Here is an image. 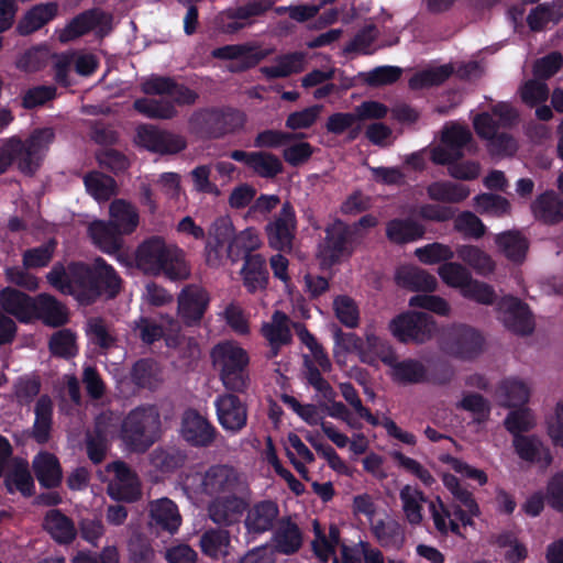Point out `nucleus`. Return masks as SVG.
I'll use <instances>...</instances> for the list:
<instances>
[{
	"label": "nucleus",
	"mask_w": 563,
	"mask_h": 563,
	"mask_svg": "<svg viewBox=\"0 0 563 563\" xmlns=\"http://www.w3.org/2000/svg\"><path fill=\"white\" fill-rule=\"evenodd\" d=\"M210 358L222 386L228 391L246 394L251 385L250 355L236 341L217 343Z\"/></svg>",
	"instance_id": "7ed1b4c3"
},
{
	"label": "nucleus",
	"mask_w": 563,
	"mask_h": 563,
	"mask_svg": "<svg viewBox=\"0 0 563 563\" xmlns=\"http://www.w3.org/2000/svg\"><path fill=\"white\" fill-rule=\"evenodd\" d=\"M495 243L507 260L522 264L530 247L528 238L518 230L504 231L496 235Z\"/></svg>",
	"instance_id": "c756f323"
},
{
	"label": "nucleus",
	"mask_w": 563,
	"mask_h": 563,
	"mask_svg": "<svg viewBox=\"0 0 563 563\" xmlns=\"http://www.w3.org/2000/svg\"><path fill=\"white\" fill-rule=\"evenodd\" d=\"M503 321L511 332L529 335L534 330V321L529 306L518 298L509 297L504 301Z\"/></svg>",
	"instance_id": "4be33fe9"
},
{
	"label": "nucleus",
	"mask_w": 563,
	"mask_h": 563,
	"mask_svg": "<svg viewBox=\"0 0 563 563\" xmlns=\"http://www.w3.org/2000/svg\"><path fill=\"white\" fill-rule=\"evenodd\" d=\"M427 195L433 201L460 203L470 196V189L462 184L439 180L431 183L427 187Z\"/></svg>",
	"instance_id": "79ce46f5"
},
{
	"label": "nucleus",
	"mask_w": 563,
	"mask_h": 563,
	"mask_svg": "<svg viewBox=\"0 0 563 563\" xmlns=\"http://www.w3.org/2000/svg\"><path fill=\"white\" fill-rule=\"evenodd\" d=\"M109 214L110 219L108 221L123 235L133 233L139 225L137 210L132 203L123 199H115L110 203Z\"/></svg>",
	"instance_id": "e433bc0d"
},
{
	"label": "nucleus",
	"mask_w": 563,
	"mask_h": 563,
	"mask_svg": "<svg viewBox=\"0 0 563 563\" xmlns=\"http://www.w3.org/2000/svg\"><path fill=\"white\" fill-rule=\"evenodd\" d=\"M178 316L187 327H197L205 317L210 303L208 291L196 284L186 285L177 298Z\"/></svg>",
	"instance_id": "2eb2a0df"
},
{
	"label": "nucleus",
	"mask_w": 563,
	"mask_h": 563,
	"mask_svg": "<svg viewBox=\"0 0 563 563\" xmlns=\"http://www.w3.org/2000/svg\"><path fill=\"white\" fill-rule=\"evenodd\" d=\"M386 238L397 245H405L423 238L426 228L411 218H395L386 223Z\"/></svg>",
	"instance_id": "c85d7f7f"
},
{
	"label": "nucleus",
	"mask_w": 563,
	"mask_h": 563,
	"mask_svg": "<svg viewBox=\"0 0 563 563\" xmlns=\"http://www.w3.org/2000/svg\"><path fill=\"white\" fill-rule=\"evenodd\" d=\"M305 68V54L292 52L276 57V65L260 68L262 75L268 79L286 78L292 74H299Z\"/></svg>",
	"instance_id": "4c0bfd02"
},
{
	"label": "nucleus",
	"mask_w": 563,
	"mask_h": 563,
	"mask_svg": "<svg viewBox=\"0 0 563 563\" xmlns=\"http://www.w3.org/2000/svg\"><path fill=\"white\" fill-rule=\"evenodd\" d=\"M273 531V541L278 553L292 555L300 550L302 533L298 525L290 517L282 518L277 528Z\"/></svg>",
	"instance_id": "bb28decb"
},
{
	"label": "nucleus",
	"mask_w": 563,
	"mask_h": 563,
	"mask_svg": "<svg viewBox=\"0 0 563 563\" xmlns=\"http://www.w3.org/2000/svg\"><path fill=\"white\" fill-rule=\"evenodd\" d=\"M201 484L205 494L209 496L249 494L247 484L233 466L227 464L211 465L206 471Z\"/></svg>",
	"instance_id": "ddd939ff"
},
{
	"label": "nucleus",
	"mask_w": 563,
	"mask_h": 563,
	"mask_svg": "<svg viewBox=\"0 0 563 563\" xmlns=\"http://www.w3.org/2000/svg\"><path fill=\"white\" fill-rule=\"evenodd\" d=\"M461 295L468 300L486 306L493 305L496 300V292L493 286L473 277L463 287Z\"/></svg>",
	"instance_id": "680f3d73"
},
{
	"label": "nucleus",
	"mask_w": 563,
	"mask_h": 563,
	"mask_svg": "<svg viewBox=\"0 0 563 563\" xmlns=\"http://www.w3.org/2000/svg\"><path fill=\"white\" fill-rule=\"evenodd\" d=\"M512 445L517 455L526 462L541 463L548 467L553 461L550 450L536 435L516 437Z\"/></svg>",
	"instance_id": "2f4dec72"
},
{
	"label": "nucleus",
	"mask_w": 563,
	"mask_h": 563,
	"mask_svg": "<svg viewBox=\"0 0 563 563\" xmlns=\"http://www.w3.org/2000/svg\"><path fill=\"white\" fill-rule=\"evenodd\" d=\"M150 525L157 531L174 534L181 525L177 505L169 498H161L150 504Z\"/></svg>",
	"instance_id": "393cba45"
},
{
	"label": "nucleus",
	"mask_w": 563,
	"mask_h": 563,
	"mask_svg": "<svg viewBox=\"0 0 563 563\" xmlns=\"http://www.w3.org/2000/svg\"><path fill=\"white\" fill-rule=\"evenodd\" d=\"M288 322V316L280 310H276L273 313L272 322L265 323L262 328V334L271 344L272 356H276L278 354L280 346L291 342L292 336Z\"/></svg>",
	"instance_id": "f704fd0d"
},
{
	"label": "nucleus",
	"mask_w": 563,
	"mask_h": 563,
	"mask_svg": "<svg viewBox=\"0 0 563 563\" xmlns=\"http://www.w3.org/2000/svg\"><path fill=\"white\" fill-rule=\"evenodd\" d=\"M244 114L232 108H201L188 119L190 133L201 140H218L243 128Z\"/></svg>",
	"instance_id": "423d86ee"
},
{
	"label": "nucleus",
	"mask_w": 563,
	"mask_h": 563,
	"mask_svg": "<svg viewBox=\"0 0 563 563\" xmlns=\"http://www.w3.org/2000/svg\"><path fill=\"white\" fill-rule=\"evenodd\" d=\"M133 109L143 117L154 120H170L178 114L174 103L165 99L139 98L134 100Z\"/></svg>",
	"instance_id": "c03bdc74"
},
{
	"label": "nucleus",
	"mask_w": 563,
	"mask_h": 563,
	"mask_svg": "<svg viewBox=\"0 0 563 563\" xmlns=\"http://www.w3.org/2000/svg\"><path fill=\"white\" fill-rule=\"evenodd\" d=\"M87 192L97 201H108L117 194V181L111 176L99 172L88 173L84 177Z\"/></svg>",
	"instance_id": "de8ad7c7"
},
{
	"label": "nucleus",
	"mask_w": 563,
	"mask_h": 563,
	"mask_svg": "<svg viewBox=\"0 0 563 563\" xmlns=\"http://www.w3.org/2000/svg\"><path fill=\"white\" fill-rule=\"evenodd\" d=\"M517 150V141L507 132L498 131L487 140V151L492 157H510Z\"/></svg>",
	"instance_id": "69168bd1"
},
{
	"label": "nucleus",
	"mask_w": 563,
	"mask_h": 563,
	"mask_svg": "<svg viewBox=\"0 0 563 563\" xmlns=\"http://www.w3.org/2000/svg\"><path fill=\"white\" fill-rule=\"evenodd\" d=\"M485 339L479 331L466 324H453L446 328L440 338L441 350L455 358L471 361L484 349Z\"/></svg>",
	"instance_id": "6e6552de"
},
{
	"label": "nucleus",
	"mask_w": 563,
	"mask_h": 563,
	"mask_svg": "<svg viewBox=\"0 0 563 563\" xmlns=\"http://www.w3.org/2000/svg\"><path fill=\"white\" fill-rule=\"evenodd\" d=\"M57 242L55 239H49L45 243L27 249L22 254V264L25 269H36L46 267L56 251Z\"/></svg>",
	"instance_id": "603ef678"
},
{
	"label": "nucleus",
	"mask_w": 563,
	"mask_h": 563,
	"mask_svg": "<svg viewBox=\"0 0 563 563\" xmlns=\"http://www.w3.org/2000/svg\"><path fill=\"white\" fill-rule=\"evenodd\" d=\"M399 498L408 522L412 526L420 525L423 519L421 503L426 501L424 494L419 489L412 488L410 485H405L400 489Z\"/></svg>",
	"instance_id": "8fccbe9b"
},
{
	"label": "nucleus",
	"mask_w": 563,
	"mask_h": 563,
	"mask_svg": "<svg viewBox=\"0 0 563 563\" xmlns=\"http://www.w3.org/2000/svg\"><path fill=\"white\" fill-rule=\"evenodd\" d=\"M128 551L131 563H148L154 558V549L150 539L140 532H134L131 536Z\"/></svg>",
	"instance_id": "0e129e2a"
},
{
	"label": "nucleus",
	"mask_w": 563,
	"mask_h": 563,
	"mask_svg": "<svg viewBox=\"0 0 563 563\" xmlns=\"http://www.w3.org/2000/svg\"><path fill=\"white\" fill-rule=\"evenodd\" d=\"M243 521L247 542L254 541L258 536L273 531L280 521V509L277 501L262 499L249 505Z\"/></svg>",
	"instance_id": "f8f14e48"
},
{
	"label": "nucleus",
	"mask_w": 563,
	"mask_h": 563,
	"mask_svg": "<svg viewBox=\"0 0 563 563\" xmlns=\"http://www.w3.org/2000/svg\"><path fill=\"white\" fill-rule=\"evenodd\" d=\"M59 5L55 1L32 5L19 20L15 32L20 36H29L40 31L58 16Z\"/></svg>",
	"instance_id": "aec40b11"
},
{
	"label": "nucleus",
	"mask_w": 563,
	"mask_h": 563,
	"mask_svg": "<svg viewBox=\"0 0 563 563\" xmlns=\"http://www.w3.org/2000/svg\"><path fill=\"white\" fill-rule=\"evenodd\" d=\"M397 284L412 291L432 292L438 286L437 278L424 269L405 267L397 271Z\"/></svg>",
	"instance_id": "58836bf2"
},
{
	"label": "nucleus",
	"mask_w": 563,
	"mask_h": 563,
	"mask_svg": "<svg viewBox=\"0 0 563 563\" xmlns=\"http://www.w3.org/2000/svg\"><path fill=\"white\" fill-rule=\"evenodd\" d=\"M161 415L155 405L132 409L120 422L119 437L132 453H145L161 434Z\"/></svg>",
	"instance_id": "39448f33"
},
{
	"label": "nucleus",
	"mask_w": 563,
	"mask_h": 563,
	"mask_svg": "<svg viewBox=\"0 0 563 563\" xmlns=\"http://www.w3.org/2000/svg\"><path fill=\"white\" fill-rule=\"evenodd\" d=\"M54 405L47 395H41L35 404V419L32 428V437L38 444H45L49 440L53 424Z\"/></svg>",
	"instance_id": "c9c22d12"
},
{
	"label": "nucleus",
	"mask_w": 563,
	"mask_h": 563,
	"mask_svg": "<svg viewBox=\"0 0 563 563\" xmlns=\"http://www.w3.org/2000/svg\"><path fill=\"white\" fill-rule=\"evenodd\" d=\"M42 528L58 545L71 544L78 534L73 519L57 508L51 509L45 514Z\"/></svg>",
	"instance_id": "5701e85b"
},
{
	"label": "nucleus",
	"mask_w": 563,
	"mask_h": 563,
	"mask_svg": "<svg viewBox=\"0 0 563 563\" xmlns=\"http://www.w3.org/2000/svg\"><path fill=\"white\" fill-rule=\"evenodd\" d=\"M33 470L42 487L52 489L62 484V467L58 459L52 453H40L33 461Z\"/></svg>",
	"instance_id": "473e14b6"
},
{
	"label": "nucleus",
	"mask_w": 563,
	"mask_h": 563,
	"mask_svg": "<svg viewBox=\"0 0 563 563\" xmlns=\"http://www.w3.org/2000/svg\"><path fill=\"white\" fill-rule=\"evenodd\" d=\"M48 284L63 295L74 296L81 303H92L100 296L115 297L122 279L102 257H96L92 264L71 262L65 267L55 263L46 275Z\"/></svg>",
	"instance_id": "f257e3e1"
},
{
	"label": "nucleus",
	"mask_w": 563,
	"mask_h": 563,
	"mask_svg": "<svg viewBox=\"0 0 563 563\" xmlns=\"http://www.w3.org/2000/svg\"><path fill=\"white\" fill-rule=\"evenodd\" d=\"M86 334L92 344L102 350H109L115 345L117 338L110 332L106 320L101 317H91L86 323Z\"/></svg>",
	"instance_id": "5fc2aeb1"
},
{
	"label": "nucleus",
	"mask_w": 563,
	"mask_h": 563,
	"mask_svg": "<svg viewBox=\"0 0 563 563\" xmlns=\"http://www.w3.org/2000/svg\"><path fill=\"white\" fill-rule=\"evenodd\" d=\"M475 210L482 216L503 218L510 214L511 205L509 200L493 192H482L473 198Z\"/></svg>",
	"instance_id": "a18cd8bd"
},
{
	"label": "nucleus",
	"mask_w": 563,
	"mask_h": 563,
	"mask_svg": "<svg viewBox=\"0 0 563 563\" xmlns=\"http://www.w3.org/2000/svg\"><path fill=\"white\" fill-rule=\"evenodd\" d=\"M391 368V378L394 382L402 385L423 384L428 382L429 369L427 366L417 358H405L398 361L397 355L394 356V362L388 364Z\"/></svg>",
	"instance_id": "cd10ccee"
},
{
	"label": "nucleus",
	"mask_w": 563,
	"mask_h": 563,
	"mask_svg": "<svg viewBox=\"0 0 563 563\" xmlns=\"http://www.w3.org/2000/svg\"><path fill=\"white\" fill-rule=\"evenodd\" d=\"M453 73L454 68L451 64L426 68L415 73L410 77L408 85L412 90L438 87L444 84Z\"/></svg>",
	"instance_id": "37998d69"
},
{
	"label": "nucleus",
	"mask_w": 563,
	"mask_h": 563,
	"mask_svg": "<svg viewBox=\"0 0 563 563\" xmlns=\"http://www.w3.org/2000/svg\"><path fill=\"white\" fill-rule=\"evenodd\" d=\"M258 246V239L252 232L251 229H246L241 231L239 234L234 235L230 241L227 251L229 257L235 262L240 257L245 260L247 255H254L252 251H254Z\"/></svg>",
	"instance_id": "4d7b16f0"
},
{
	"label": "nucleus",
	"mask_w": 563,
	"mask_h": 563,
	"mask_svg": "<svg viewBox=\"0 0 563 563\" xmlns=\"http://www.w3.org/2000/svg\"><path fill=\"white\" fill-rule=\"evenodd\" d=\"M362 238L356 228L336 219L324 229V238L318 246V258L322 267H332L350 258Z\"/></svg>",
	"instance_id": "0eeeda50"
},
{
	"label": "nucleus",
	"mask_w": 563,
	"mask_h": 563,
	"mask_svg": "<svg viewBox=\"0 0 563 563\" xmlns=\"http://www.w3.org/2000/svg\"><path fill=\"white\" fill-rule=\"evenodd\" d=\"M35 301L36 296L32 297L13 287L8 286L0 291L1 309L23 324L33 322Z\"/></svg>",
	"instance_id": "6ab92c4d"
},
{
	"label": "nucleus",
	"mask_w": 563,
	"mask_h": 563,
	"mask_svg": "<svg viewBox=\"0 0 563 563\" xmlns=\"http://www.w3.org/2000/svg\"><path fill=\"white\" fill-rule=\"evenodd\" d=\"M51 57L52 54L46 44H36L19 53L14 66L20 71L34 74L44 69Z\"/></svg>",
	"instance_id": "a19ab883"
},
{
	"label": "nucleus",
	"mask_w": 563,
	"mask_h": 563,
	"mask_svg": "<svg viewBox=\"0 0 563 563\" xmlns=\"http://www.w3.org/2000/svg\"><path fill=\"white\" fill-rule=\"evenodd\" d=\"M247 495L229 494L216 497L208 506L209 518L219 526H233L240 521L249 506Z\"/></svg>",
	"instance_id": "dca6fc26"
},
{
	"label": "nucleus",
	"mask_w": 563,
	"mask_h": 563,
	"mask_svg": "<svg viewBox=\"0 0 563 563\" xmlns=\"http://www.w3.org/2000/svg\"><path fill=\"white\" fill-rule=\"evenodd\" d=\"M242 394L225 390L214 399L216 415L221 428L230 433H240L247 424L249 408Z\"/></svg>",
	"instance_id": "9b49d317"
},
{
	"label": "nucleus",
	"mask_w": 563,
	"mask_h": 563,
	"mask_svg": "<svg viewBox=\"0 0 563 563\" xmlns=\"http://www.w3.org/2000/svg\"><path fill=\"white\" fill-rule=\"evenodd\" d=\"M250 169L265 179H273L284 170L280 158L266 151L254 152Z\"/></svg>",
	"instance_id": "864d4df0"
},
{
	"label": "nucleus",
	"mask_w": 563,
	"mask_h": 563,
	"mask_svg": "<svg viewBox=\"0 0 563 563\" xmlns=\"http://www.w3.org/2000/svg\"><path fill=\"white\" fill-rule=\"evenodd\" d=\"M244 287L254 294L258 289H265L268 284V271L266 260L261 254L245 256L241 269Z\"/></svg>",
	"instance_id": "72a5a7b5"
},
{
	"label": "nucleus",
	"mask_w": 563,
	"mask_h": 563,
	"mask_svg": "<svg viewBox=\"0 0 563 563\" xmlns=\"http://www.w3.org/2000/svg\"><path fill=\"white\" fill-rule=\"evenodd\" d=\"M181 435L191 446L208 448L214 442L219 431L197 410L189 409L183 416Z\"/></svg>",
	"instance_id": "a211bd4d"
},
{
	"label": "nucleus",
	"mask_w": 563,
	"mask_h": 563,
	"mask_svg": "<svg viewBox=\"0 0 563 563\" xmlns=\"http://www.w3.org/2000/svg\"><path fill=\"white\" fill-rule=\"evenodd\" d=\"M187 455L176 448H157L151 454L152 464L161 472H174L184 466Z\"/></svg>",
	"instance_id": "6e6d98bb"
},
{
	"label": "nucleus",
	"mask_w": 563,
	"mask_h": 563,
	"mask_svg": "<svg viewBox=\"0 0 563 563\" xmlns=\"http://www.w3.org/2000/svg\"><path fill=\"white\" fill-rule=\"evenodd\" d=\"M134 142L137 146L161 155L177 154L187 146L184 136L148 123L136 128Z\"/></svg>",
	"instance_id": "9d476101"
},
{
	"label": "nucleus",
	"mask_w": 563,
	"mask_h": 563,
	"mask_svg": "<svg viewBox=\"0 0 563 563\" xmlns=\"http://www.w3.org/2000/svg\"><path fill=\"white\" fill-rule=\"evenodd\" d=\"M388 329L400 343L422 344L433 338L437 323L427 312L407 311L393 318Z\"/></svg>",
	"instance_id": "1a4fd4ad"
},
{
	"label": "nucleus",
	"mask_w": 563,
	"mask_h": 563,
	"mask_svg": "<svg viewBox=\"0 0 563 563\" xmlns=\"http://www.w3.org/2000/svg\"><path fill=\"white\" fill-rule=\"evenodd\" d=\"M438 274L448 286L459 288L460 292L471 279L472 275L467 268L455 262H446L439 266Z\"/></svg>",
	"instance_id": "052dcab7"
},
{
	"label": "nucleus",
	"mask_w": 563,
	"mask_h": 563,
	"mask_svg": "<svg viewBox=\"0 0 563 563\" xmlns=\"http://www.w3.org/2000/svg\"><path fill=\"white\" fill-rule=\"evenodd\" d=\"M41 321L51 328H60L68 323L69 313L66 305L48 292L36 295L33 322Z\"/></svg>",
	"instance_id": "412c9836"
},
{
	"label": "nucleus",
	"mask_w": 563,
	"mask_h": 563,
	"mask_svg": "<svg viewBox=\"0 0 563 563\" xmlns=\"http://www.w3.org/2000/svg\"><path fill=\"white\" fill-rule=\"evenodd\" d=\"M111 20L113 18L110 13L98 8L85 10L75 15L62 30H56L57 38L62 44L70 43L97 29L100 23L109 26Z\"/></svg>",
	"instance_id": "f3484780"
},
{
	"label": "nucleus",
	"mask_w": 563,
	"mask_h": 563,
	"mask_svg": "<svg viewBox=\"0 0 563 563\" xmlns=\"http://www.w3.org/2000/svg\"><path fill=\"white\" fill-rule=\"evenodd\" d=\"M296 229L295 208L289 201H285L279 212L265 227L269 246L276 251L291 250Z\"/></svg>",
	"instance_id": "4468645a"
},
{
	"label": "nucleus",
	"mask_w": 563,
	"mask_h": 563,
	"mask_svg": "<svg viewBox=\"0 0 563 563\" xmlns=\"http://www.w3.org/2000/svg\"><path fill=\"white\" fill-rule=\"evenodd\" d=\"M429 510L434 528L441 536L446 537L451 532L456 537L465 538L462 532V526L451 519V510L444 505L440 497H437L435 501L430 503Z\"/></svg>",
	"instance_id": "49530a36"
},
{
	"label": "nucleus",
	"mask_w": 563,
	"mask_h": 563,
	"mask_svg": "<svg viewBox=\"0 0 563 563\" xmlns=\"http://www.w3.org/2000/svg\"><path fill=\"white\" fill-rule=\"evenodd\" d=\"M457 257L478 274L492 273L495 263L492 257L475 245H461L456 249Z\"/></svg>",
	"instance_id": "3c124183"
},
{
	"label": "nucleus",
	"mask_w": 563,
	"mask_h": 563,
	"mask_svg": "<svg viewBox=\"0 0 563 563\" xmlns=\"http://www.w3.org/2000/svg\"><path fill=\"white\" fill-rule=\"evenodd\" d=\"M230 543V532L220 528L206 530L199 540L201 552L213 560L227 556L229 554Z\"/></svg>",
	"instance_id": "ea45409f"
},
{
	"label": "nucleus",
	"mask_w": 563,
	"mask_h": 563,
	"mask_svg": "<svg viewBox=\"0 0 563 563\" xmlns=\"http://www.w3.org/2000/svg\"><path fill=\"white\" fill-rule=\"evenodd\" d=\"M7 492L13 494L20 492L24 497H31L35 493L34 479L29 471L27 464H16L4 478Z\"/></svg>",
	"instance_id": "09e8293b"
},
{
	"label": "nucleus",
	"mask_w": 563,
	"mask_h": 563,
	"mask_svg": "<svg viewBox=\"0 0 563 563\" xmlns=\"http://www.w3.org/2000/svg\"><path fill=\"white\" fill-rule=\"evenodd\" d=\"M418 260L427 265L438 264L440 262H448L453 258L454 252L450 246L439 242L427 244L422 247H418L415 251Z\"/></svg>",
	"instance_id": "338daca9"
},
{
	"label": "nucleus",
	"mask_w": 563,
	"mask_h": 563,
	"mask_svg": "<svg viewBox=\"0 0 563 563\" xmlns=\"http://www.w3.org/2000/svg\"><path fill=\"white\" fill-rule=\"evenodd\" d=\"M534 219L547 225H554L563 221V200L553 190L539 195L531 203Z\"/></svg>",
	"instance_id": "a878e982"
},
{
	"label": "nucleus",
	"mask_w": 563,
	"mask_h": 563,
	"mask_svg": "<svg viewBox=\"0 0 563 563\" xmlns=\"http://www.w3.org/2000/svg\"><path fill=\"white\" fill-rule=\"evenodd\" d=\"M396 352L393 346L375 333H366L363 339V349L361 350L360 361L369 366H376L380 361L385 365L394 362Z\"/></svg>",
	"instance_id": "7c9ffc66"
},
{
	"label": "nucleus",
	"mask_w": 563,
	"mask_h": 563,
	"mask_svg": "<svg viewBox=\"0 0 563 563\" xmlns=\"http://www.w3.org/2000/svg\"><path fill=\"white\" fill-rule=\"evenodd\" d=\"M54 139L55 132L52 128L36 129L25 141L10 139L0 148V174L16 163L21 173L27 176L34 175Z\"/></svg>",
	"instance_id": "20e7f679"
},
{
	"label": "nucleus",
	"mask_w": 563,
	"mask_h": 563,
	"mask_svg": "<svg viewBox=\"0 0 563 563\" xmlns=\"http://www.w3.org/2000/svg\"><path fill=\"white\" fill-rule=\"evenodd\" d=\"M306 137L302 132H284L278 130H264L254 139V146L258 148H277L290 143L294 140Z\"/></svg>",
	"instance_id": "bf43d9fd"
},
{
	"label": "nucleus",
	"mask_w": 563,
	"mask_h": 563,
	"mask_svg": "<svg viewBox=\"0 0 563 563\" xmlns=\"http://www.w3.org/2000/svg\"><path fill=\"white\" fill-rule=\"evenodd\" d=\"M57 97V89L55 86L40 85L27 89L22 96V107L26 110H32L44 106L48 101Z\"/></svg>",
	"instance_id": "774afa93"
},
{
	"label": "nucleus",
	"mask_w": 563,
	"mask_h": 563,
	"mask_svg": "<svg viewBox=\"0 0 563 563\" xmlns=\"http://www.w3.org/2000/svg\"><path fill=\"white\" fill-rule=\"evenodd\" d=\"M88 234L95 246L108 255H117L123 249L124 235L109 221L91 222Z\"/></svg>",
	"instance_id": "b1692460"
},
{
	"label": "nucleus",
	"mask_w": 563,
	"mask_h": 563,
	"mask_svg": "<svg viewBox=\"0 0 563 563\" xmlns=\"http://www.w3.org/2000/svg\"><path fill=\"white\" fill-rule=\"evenodd\" d=\"M333 310L336 319L346 328L354 329L360 323V310L351 297L339 295L333 300Z\"/></svg>",
	"instance_id": "13d9d810"
},
{
	"label": "nucleus",
	"mask_w": 563,
	"mask_h": 563,
	"mask_svg": "<svg viewBox=\"0 0 563 563\" xmlns=\"http://www.w3.org/2000/svg\"><path fill=\"white\" fill-rule=\"evenodd\" d=\"M49 351L53 355L69 358L77 353L76 335L68 329L59 330L49 339Z\"/></svg>",
	"instance_id": "e2e57ef3"
},
{
	"label": "nucleus",
	"mask_w": 563,
	"mask_h": 563,
	"mask_svg": "<svg viewBox=\"0 0 563 563\" xmlns=\"http://www.w3.org/2000/svg\"><path fill=\"white\" fill-rule=\"evenodd\" d=\"M135 265L147 275H165L170 280L186 279L189 268L185 254L176 244L167 243L161 235L144 239L134 254Z\"/></svg>",
	"instance_id": "f03ea898"
}]
</instances>
